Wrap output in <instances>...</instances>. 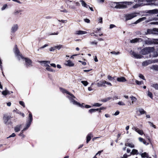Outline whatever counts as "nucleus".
Here are the masks:
<instances>
[{"instance_id": "6ab92c4d", "label": "nucleus", "mask_w": 158, "mask_h": 158, "mask_svg": "<svg viewBox=\"0 0 158 158\" xmlns=\"http://www.w3.org/2000/svg\"><path fill=\"white\" fill-rule=\"evenodd\" d=\"M87 33L86 31L81 30L77 31L75 32V34L77 35H81L86 34Z\"/></svg>"}, {"instance_id": "7ed1b4c3", "label": "nucleus", "mask_w": 158, "mask_h": 158, "mask_svg": "<svg viewBox=\"0 0 158 158\" xmlns=\"http://www.w3.org/2000/svg\"><path fill=\"white\" fill-rule=\"evenodd\" d=\"M117 5L115 7L116 8H125L127 7V5L130 4H132V2H119L117 3Z\"/></svg>"}, {"instance_id": "774afa93", "label": "nucleus", "mask_w": 158, "mask_h": 158, "mask_svg": "<svg viewBox=\"0 0 158 158\" xmlns=\"http://www.w3.org/2000/svg\"><path fill=\"white\" fill-rule=\"evenodd\" d=\"M102 17H99L98 19L99 22L102 23Z\"/></svg>"}, {"instance_id": "6e6552de", "label": "nucleus", "mask_w": 158, "mask_h": 158, "mask_svg": "<svg viewBox=\"0 0 158 158\" xmlns=\"http://www.w3.org/2000/svg\"><path fill=\"white\" fill-rule=\"evenodd\" d=\"M29 112V114L28 119L27 121L26 127L24 128L26 129V130H27L30 126L33 120L32 114L30 112Z\"/></svg>"}, {"instance_id": "f3484780", "label": "nucleus", "mask_w": 158, "mask_h": 158, "mask_svg": "<svg viewBox=\"0 0 158 158\" xmlns=\"http://www.w3.org/2000/svg\"><path fill=\"white\" fill-rule=\"evenodd\" d=\"M132 55L135 58L137 59H141L143 57V56L142 55L140 54H138L134 52H133L132 53Z\"/></svg>"}, {"instance_id": "ea45409f", "label": "nucleus", "mask_w": 158, "mask_h": 158, "mask_svg": "<svg viewBox=\"0 0 158 158\" xmlns=\"http://www.w3.org/2000/svg\"><path fill=\"white\" fill-rule=\"evenodd\" d=\"M110 53L112 54H114L115 55H118L120 54V52H116L115 51H112L110 52Z\"/></svg>"}, {"instance_id": "423d86ee", "label": "nucleus", "mask_w": 158, "mask_h": 158, "mask_svg": "<svg viewBox=\"0 0 158 158\" xmlns=\"http://www.w3.org/2000/svg\"><path fill=\"white\" fill-rule=\"evenodd\" d=\"M139 13L137 12H134L131 14H127L125 15V17L126 20H130L132 18L136 17L137 16V14Z\"/></svg>"}, {"instance_id": "9b49d317", "label": "nucleus", "mask_w": 158, "mask_h": 158, "mask_svg": "<svg viewBox=\"0 0 158 158\" xmlns=\"http://www.w3.org/2000/svg\"><path fill=\"white\" fill-rule=\"evenodd\" d=\"M23 59H25L26 65L27 67H31L32 66V61L30 59L28 58H24V57Z\"/></svg>"}, {"instance_id": "dca6fc26", "label": "nucleus", "mask_w": 158, "mask_h": 158, "mask_svg": "<svg viewBox=\"0 0 158 158\" xmlns=\"http://www.w3.org/2000/svg\"><path fill=\"white\" fill-rule=\"evenodd\" d=\"M147 13L151 14H156L158 13V9H155L152 10H149L147 12Z\"/></svg>"}, {"instance_id": "e433bc0d", "label": "nucleus", "mask_w": 158, "mask_h": 158, "mask_svg": "<svg viewBox=\"0 0 158 158\" xmlns=\"http://www.w3.org/2000/svg\"><path fill=\"white\" fill-rule=\"evenodd\" d=\"M111 99V98L108 97L107 98L103 99L101 101L102 102H107L108 100H110Z\"/></svg>"}, {"instance_id": "4d7b16f0", "label": "nucleus", "mask_w": 158, "mask_h": 158, "mask_svg": "<svg viewBox=\"0 0 158 158\" xmlns=\"http://www.w3.org/2000/svg\"><path fill=\"white\" fill-rule=\"evenodd\" d=\"M139 6H140V5L139 4H136L135 5H134L133 6V7L134 8H138V7H139Z\"/></svg>"}, {"instance_id": "6e6d98bb", "label": "nucleus", "mask_w": 158, "mask_h": 158, "mask_svg": "<svg viewBox=\"0 0 158 158\" xmlns=\"http://www.w3.org/2000/svg\"><path fill=\"white\" fill-rule=\"evenodd\" d=\"M138 139L139 141L141 142H143V140H144V139L141 137H139L138 138Z\"/></svg>"}, {"instance_id": "412c9836", "label": "nucleus", "mask_w": 158, "mask_h": 158, "mask_svg": "<svg viewBox=\"0 0 158 158\" xmlns=\"http://www.w3.org/2000/svg\"><path fill=\"white\" fill-rule=\"evenodd\" d=\"M117 81L119 82H125L127 81L125 78L124 77L118 78H117Z\"/></svg>"}, {"instance_id": "f257e3e1", "label": "nucleus", "mask_w": 158, "mask_h": 158, "mask_svg": "<svg viewBox=\"0 0 158 158\" xmlns=\"http://www.w3.org/2000/svg\"><path fill=\"white\" fill-rule=\"evenodd\" d=\"M60 89L62 93L64 94L66 93L67 94L66 97L69 99L70 103L75 105L78 104V102L75 101L74 100V99H76V98L73 94L63 88H60Z\"/></svg>"}, {"instance_id": "b1692460", "label": "nucleus", "mask_w": 158, "mask_h": 158, "mask_svg": "<svg viewBox=\"0 0 158 158\" xmlns=\"http://www.w3.org/2000/svg\"><path fill=\"white\" fill-rule=\"evenodd\" d=\"M105 81H99L97 84L98 86V87L102 86H105Z\"/></svg>"}, {"instance_id": "bb28decb", "label": "nucleus", "mask_w": 158, "mask_h": 158, "mask_svg": "<svg viewBox=\"0 0 158 158\" xmlns=\"http://www.w3.org/2000/svg\"><path fill=\"white\" fill-rule=\"evenodd\" d=\"M130 98H131V100L132 101L131 103V102L130 103L131 105V103L133 104L136 101L137 99L135 97L132 96L130 97Z\"/></svg>"}, {"instance_id": "393cba45", "label": "nucleus", "mask_w": 158, "mask_h": 158, "mask_svg": "<svg viewBox=\"0 0 158 158\" xmlns=\"http://www.w3.org/2000/svg\"><path fill=\"white\" fill-rule=\"evenodd\" d=\"M138 111L139 112L140 114L141 115L143 114H146V112L143 109L140 108L138 109Z\"/></svg>"}, {"instance_id": "4468645a", "label": "nucleus", "mask_w": 158, "mask_h": 158, "mask_svg": "<svg viewBox=\"0 0 158 158\" xmlns=\"http://www.w3.org/2000/svg\"><path fill=\"white\" fill-rule=\"evenodd\" d=\"M139 155L141 156L142 158H151V157H149L148 153L146 152L142 153L141 152L139 153Z\"/></svg>"}, {"instance_id": "e2e57ef3", "label": "nucleus", "mask_w": 158, "mask_h": 158, "mask_svg": "<svg viewBox=\"0 0 158 158\" xmlns=\"http://www.w3.org/2000/svg\"><path fill=\"white\" fill-rule=\"evenodd\" d=\"M143 143L146 145H148L149 144L148 143L146 142V141L145 139H144V140H143Z\"/></svg>"}, {"instance_id": "3c124183", "label": "nucleus", "mask_w": 158, "mask_h": 158, "mask_svg": "<svg viewBox=\"0 0 158 158\" xmlns=\"http://www.w3.org/2000/svg\"><path fill=\"white\" fill-rule=\"evenodd\" d=\"M139 77L140 78L143 79V80H145V79L144 78V76L142 74H139Z\"/></svg>"}, {"instance_id": "2eb2a0df", "label": "nucleus", "mask_w": 158, "mask_h": 158, "mask_svg": "<svg viewBox=\"0 0 158 158\" xmlns=\"http://www.w3.org/2000/svg\"><path fill=\"white\" fill-rule=\"evenodd\" d=\"M64 64L66 66L69 67H73L74 65V64L69 60L66 61Z\"/></svg>"}, {"instance_id": "0e129e2a", "label": "nucleus", "mask_w": 158, "mask_h": 158, "mask_svg": "<svg viewBox=\"0 0 158 158\" xmlns=\"http://www.w3.org/2000/svg\"><path fill=\"white\" fill-rule=\"evenodd\" d=\"M79 62L81 63L83 65H85L86 64V63L84 61H82L81 60H79L78 61Z\"/></svg>"}, {"instance_id": "69168bd1", "label": "nucleus", "mask_w": 158, "mask_h": 158, "mask_svg": "<svg viewBox=\"0 0 158 158\" xmlns=\"http://www.w3.org/2000/svg\"><path fill=\"white\" fill-rule=\"evenodd\" d=\"M105 82V84H107V85H109L110 86H111L112 85L110 83V82H107L106 81H105V82Z\"/></svg>"}, {"instance_id": "de8ad7c7", "label": "nucleus", "mask_w": 158, "mask_h": 158, "mask_svg": "<svg viewBox=\"0 0 158 158\" xmlns=\"http://www.w3.org/2000/svg\"><path fill=\"white\" fill-rule=\"evenodd\" d=\"M146 5H155L156 6H158V4L155 3H148L146 4Z\"/></svg>"}, {"instance_id": "37998d69", "label": "nucleus", "mask_w": 158, "mask_h": 158, "mask_svg": "<svg viewBox=\"0 0 158 158\" xmlns=\"http://www.w3.org/2000/svg\"><path fill=\"white\" fill-rule=\"evenodd\" d=\"M136 84L138 85H141L142 84H143V82L142 81H139L137 80L135 81Z\"/></svg>"}, {"instance_id": "aec40b11", "label": "nucleus", "mask_w": 158, "mask_h": 158, "mask_svg": "<svg viewBox=\"0 0 158 158\" xmlns=\"http://www.w3.org/2000/svg\"><path fill=\"white\" fill-rule=\"evenodd\" d=\"M18 29V26L17 24L14 25L12 27L11 31L12 32L14 33L17 31Z\"/></svg>"}, {"instance_id": "2f4dec72", "label": "nucleus", "mask_w": 158, "mask_h": 158, "mask_svg": "<svg viewBox=\"0 0 158 158\" xmlns=\"http://www.w3.org/2000/svg\"><path fill=\"white\" fill-rule=\"evenodd\" d=\"M99 110L98 109H91L89 110V113L91 114L95 112L96 111H98Z\"/></svg>"}, {"instance_id": "a878e982", "label": "nucleus", "mask_w": 158, "mask_h": 158, "mask_svg": "<svg viewBox=\"0 0 158 158\" xmlns=\"http://www.w3.org/2000/svg\"><path fill=\"white\" fill-rule=\"evenodd\" d=\"M131 154L132 155H137L138 154L139 155V153L138 152V150L135 149H132L131 152Z\"/></svg>"}, {"instance_id": "c03bdc74", "label": "nucleus", "mask_w": 158, "mask_h": 158, "mask_svg": "<svg viewBox=\"0 0 158 158\" xmlns=\"http://www.w3.org/2000/svg\"><path fill=\"white\" fill-rule=\"evenodd\" d=\"M90 43L91 45H97V42L95 40L94 41L90 42Z\"/></svg>"}, {"instance_id": "4be33fe9", "label": "nucleus", "mask_w": 158, "mask_h": 158, "mask_svg": "<svg viewBox=\"0 0 158 158\" xmlns=\"http://www.w3.org/2000/svg\"><path fill=\"white\" fill-rule=\"evenodd\" d=\"M146 18L145 17H143L142 18H141L139 19L138 20H137L136 21H135L134 23V24H137L142 21H143L146 19Z\"/></svg>"}, {"instance_id": "bf43d9fd", "label": "nucleus", "mask_w": 158, "mask_h": 158, "mask_svg": "<svg viewBox=\"0 0 158 158\" xmlns=\"http://www.w3.org/2000/svg\"><path fill=\"white\" fill-rule=\"evenodd\" d=\"M84 20L85 22L87 23H89L90 22V20L87 19H85Z\"/></svg>"}, {"instance_id": "4c0bfd02", "label": "nucleus", "mask_w": 158, "mask_h": 158, "mask_svg": "<svg viewBox=\"0 0 158 158\" xmlns=\"http://www.w3.org/2000/svg\"><path fill=\"white\" fill-rule=\"evenodd\" d=\"M147 94H148V96L149 97H150L152 99V98H153L152 94L151 92H150L149 91H148V92Z\"/></svg>"}, {"instance_id": "473e14b6", "label": "nucleus", "mask_w": 158, "mask_h": 158, "mask_svg": "<svg viewBox=\"0 0 158 158\" xmlns=\"http://www.w3.org/2000/svg\"><path fill=\"white\" fill-rule=\"evenodd\" d=\"M153 33V29H148L147 30V32L146 33V34H152Z\"/></svg>"}, {"instance_id": "680f3d73", "label": "nucleus", "mask_w": 158, "mask_h": 158, "mask_svg": "<svg viewBox=\"0 0 158 158\" xmlns=\"http://www.w3.org/2000/svg\"><path fill=\"white\" fill-rule=\"evenodd\" d=\"M48 46V45L47 44H45L44 45V46L41 47L40 48V49H42V48H45V47Z\"/></svg>"}, {"instance_id": "39448f33", "label": "nucleus", "mask_w": 158, "mask_h": 158, "mask_svg": "<svg viewBox=\"0 0 158 158\" xmlns=\"http://www.w3.org/2000/svg\"><path fill=\"white\" fill-rule=\"evenodd\" d=\"M145 44L147 45H151L152 44H158V39H151L150 38H147L145 41Z\"/></svg>"}, {"instance_id": "cd10ccee", "label": "nucleus", "mask_w": 158, "mask_h": 158, "mask_svg": "<svg viewBox=\"0 0 158 158\" xmlns=\"http://www.w3.org/2000/svg\"><path fill=\"white\" fill-rule=\"evenodd\" d=\"M80 2H81V5L82 6L85 7L86 8H88V7H89V6L87 5L85 2L83 1V0H80Z\"/></svg>"}, {"instance_id": "13d9d810", "label": "nucleus", "mask_w": 158, "mask_h": 158, "mask_svg": "<svg viewBox=\"0 0 158 158\" xmlns=\"http://www.w3.org/2000/svg\"><path fill=\"white\" fill-rule=\"evenodd\" d=\"M115 27H116V26L114 25L111 24H110V29H112L113 28Z\"/></svg>"}, {"instance_id": "1a4fd4ad", "label": "nucleus", "mask_w": 158, "mask_h": 158, "mask_svg": "<svg viewBox=\"0 0 158 158\" xmlns=\"http://www.w3.org/2000/svg\"><path fill=\"white\" fill-rule=\"evenodd\" d=\"M11 117L10 116L4 115L3 117L4 122L6 125H8L12 123L9 120L10 119Z\"/></svg>"}, {"instance_id": "f03ea898", "label": "nucleus", "mask_w": 158, "mask_h": 158, "mask_svg": "<svg viewBox=\"0 0 158 158\" xmlns=\"http://www.w3.org/2000/svg\"><path fill=\"white\" fill-rule=\"evenodd\" d=\"M39 63H41V64L42 65H43L45 67L47 71L52 72H55V71L53 69H52L50 67V66L49 65V64L50 63V61H39Z\"/></svg>"}, {"instance_id": "a19ab883", "label": "nucleus", "mask_w": 158, "mask_h": 158, "mask_svg": "<svg viewBox=\"0 0 158 158\" xmlns=\"http://www.w3.org/2000/svg\"><path fill=\"white\" fill-rule=\"evenodd\" d=\"M55 47L56 49H58V50H59L62 47V45H59L55 46Z\"/></svg>"}, {"instance_id": "79ce46f5", "label": "nucleus", "mask_w": 158, "mask_h": 158, "mask_svg": "<svg viewBox=\"0 0 158 158\" xmlns=\"http://www.w3.org/2000/svg\"><path fill=\"white\" fill-rule=\"evenodd\" d=\"M84 105H85L84 104L82 103V104H81L78 102V104L76 105L77 106H78L81 107H84Z\"/></svg>"}, {"instance_id": "c756f323", "label": "nucleus", "mask_w": 158, "mask_h": 158, "mask_svg": "<svg viewBox=\"0 0 158 158\" xmlns=\"http://www.w3.org/2000/svg\"><path fill=\"white\" fill-rule=\"evenodd\" d=\"M151 86L156 90H158V84L157 83H152L151 85Z\"/></svg>"}, {"instance_id": "7c9ffc66", "label": "nucleus", "mask_w": 158, "mask_h": 158, "mask_svg": "<svg viewBox=\"0 0 158 158\" xmlns=\"http://www.w3.org/2000/svg\"><path fill=\"white\" fill-rule=\"evenodd\" d=\"M152 34L158 35V28H153Z\"/></svg>"}, {"instance_id": "864d4df0", "label": "nucleus", "mask_w": 158, "mask_h": 158, "mask_svg": "<svg viewBox=\"0 0 158 158\" xmlns=\"http://www.w3.org/2000/svg\"><path fill=\"white\" fill-rule=\"evenodd\" d=\"M19 104L21 106H23V107H25L24 102L23 101H20L19 102Z\"/></svg>"}, {"instance_id": "c9c22d12", "label": "nucleus", "mask_w": 158, "mask_h": 158, "mask_svg": "<svg viewBox=\"0 0 158 158\" xmlns=\"http://www.w3.org/2000/svg\"><path fill=\"white\" fill-rule=\"evenodd\" d=\"M102 104L99 103H95L92 105L93 106L100 107L101 106Z\"/></svg>"}, {"instance_id": "49530a36", "label": "nucleus", "mask_w": 158, "mask_h": 158, "mask_svg": "<svg viewBox=\"0 0 158 158\" xmlns=\"http://www.w3.org/2000/svg\"><path fill=\"white\" fill-rule=\"evenodd\" d=\"M2 94L4 95H6L7 94V90H5L2 92Z\"/></svg>"}, {"instance_id": "9d476101", "label": "nucleus", "mask_w": 158, "mask_h": 158, "mask_svg": "<svg viewBox=\"0 0 158 158\" xmlns=\"http://www.w3.org/2000/svg\"><path fill=\"white\" fill-rule=\"evenodd\" d=\"M157 62V60H147L144 61L142 63V65L143 66H145L149 64H152V63H156Z\"/></svg>"}, {"instance_id": "5fc2aeb1", "label": "nucleus", "mask_w": 158, "mask_h": 158, "mask_svg": "<svg viewBox=\"0 0 158 158\" xmlns=\"http://www.w3.org/2000/svg\"><path fill=\"white\" fill-rule=\"evenodd\" d=\"M55 50L56 49L55 46L49 49V50L50 51H53Z\"/></svg>"}, {"instance_id": "a18cd8bd", "label": "nucleus", "mask_w": 158, "mask_h": 158, "mask_svg": "<svg viewBox=\"0 0 158 158\" xmlns=\"http://www.w3.org/2000/svg\"><path fill=\"white\" fill-rule=\"evenodd\" d=\"M107 78L110 81H112L114 79V78L110 75H108L107 76Z\"/></svg>"}, {"instance_id": "20e7f679", "label": "nucleus", "mask_w": 158, "mask_h": 158, "mask_svg": "<svg viewBox=\"0 0 158 158\" xmlns=\"http://www.w3.org/2000/svg\"><path fill=\"white\" fill-rule=\"evenodd\" d=\"M154 50V47H146L141 50V53L143 55H145L153 52Z\"/></svg>"}, {"instance_id": "603ef678", "label": "nucleus", "mask_w": 158, "mask_h": 158, "mask_svg": "<svg viewBox=\"0 0 158 158\" xmlns=\"http://www.w3.org/2000/svg\"><path fill=\"white\" fill-rule=\"evenodd\" d=\"M118 104L119 105L124 106L125 105V104L124 102H122L120 101L118 102Z\"/></svg>"}, {"instance_id": "c85d7f7f", "label": "nucleus", "mask_w": 158, "mask_h": 158, "mask_svg": "<svg viewBox=\"0 0 158 158\" xmlns=\"http://www.w3.org/2000/svg\"><path fill=\"white\" fill-rule=\"evenodd\" d=\"M125 146H127L131 148H134L135 146L134 144L132 143H125Z\"/></svg>"}, {"instance_id": "052dcab7", "label": "nucleus", "mask_w": 158, "mask_h": 158, "mask_svg": "<svg viewBox=\"0 0 158 158\" xmlns=\"http://www.w3.org/2000/svg\"><path fill=\"white\" fill-rule=\"evenodd\" d=\"M60 11L64 13H67L68 12L65 9H63V10H60Z\"/></svg>"}, {"instance_id": "ddd939ff", "label": "nucleus", "mask_w": 158, "mask_h": 158, "mask_svg": "<svg viewBox=\"0 0 158 158\" xmlns=\"http://www.w3.org/2000/svg\"><path fill=\"white\" fill-rule=\"evenodd\" d=\"M143 41V39L141 38H136L130 40L131 43H135L141 42Z\"/></svg>"}, {"instance_id": "8fccbe9b", "label": "nucleus", "mask_w": 158, "mask_h": 158, "mask_svg": "<svg viewBox=\"0 0 158 158\" xmlns=\"http://www.w3.org/2000/svg\"><path fill=\"white\" fill-rule=\"evenodd\" d=\"M16 135L15 133H13L11 135H10L7 138L14 137Z\"/></svg>"}, {"instance_id": "72a5a7b5", "label": "nucleus", "mask_w": 158, "mask_h": 158, "mask_svg": "<svg viewBox=\"0 0 158 158\" xmlns=\"http://www.w3.org/2000/svg\"><path fill=\"white\" fill-rule=\"evenodd\" d=\"M21 10H15L13 12V14L15 15H16L18 14L21 12Z\"/></svg>"}, {"instance_id": "5701e85b", "label": "nucleus", "mask_w": 158, "mask_h": 158, "mask_svg": "<svg viewBox=\"0 0 158 158\" xmlns=\"http://www.w3.org/2000/svg\"><path fill=\"white\" fill-rule=\"evenodd\" d=\"M21 125H18L14 127V130L15 132H18L20 130L21 127Z\"/></svg>"}, {"instance_id": "58836bf2", "label": "nucleus", "mask_w": 158, "mask_h": 158, "mask_svg": "<svg viewBox=\"0 0 158 158\" xmlns=\"http://www.w3.org/2000/svg\"><path fill=\"white\" fill-rule=\"evenodd\" d=\"M81 83L85 86H86L88 84V82L86 81H81Z\"/></svg>"}, {"instance_id": "338daca9", "label": "nucleus", "mask_w": 158, "mask_h": 158, "mask_svg": "<svg viewBox=\"0 0 158 158\" xmlns=\"http://www.w3.org/2000/svg\"><path fill=\"white\" fill-rule=\"evenodd\" d=\"M158 56V54L157 52H154V54L153 55V56L154 57H156Z\"/></svg>"}, {"instance_id": "09e8293b", "label": "nucleus", "mask_w": 158, "mask_h": 158, "mask_svg": "<svg viewBox=\"0 0 158 158\" xmlns=\"http://www.w3.org/2000/svg\"><path fill=\"white\" fill-rule=\"evenodd\" d=\"M7 6V5L6 4H4L1 8L2 10H4L6 8Z\"/></svg>"}, {"instance_id": "a211bd4d", "label": "nucleus", "mask_w": 158, "mask_h": 158, "mask_svg": "<svg viewBox=\"0 0 158 158\" xmlns=\"http://www.w3.org/2000/svg\"><path fill=\"white\" fill-rule=\"evenodd\" d=\"M93 134L90 133H89L86 136V143H88V142L90 141L92 137H93Z\"/></svg>"}, {"instance_id": "f704fd0d", "label": "nucleus", "mask_w": 158, "mask_h": 158, "mask_svg": "<svg viewBox=\"0 0 158 158\" xmlns=\"http://www.w3.org/2000/svg\"><path fill=\"white\" fill-rule=\"evenodd\" d=\"M152 69L156 71H158V65H154L152 67Z\"/></svg>"}, {"instance_id": "0eeeda50", "label": "nucleus", "mask_w": 158, "mask_h": 158, "mask_svg": "<svg viewBox=\"0 0 158 158\" xmlns=\"http://www.w3.org/2000/svg\"><path fill=\"white\" fill-rule=\"evenodd\" d=\"M14 50L16 56H17L19 60H20L21 59H23V57L22 56V54H20L19 51L16 45L15 46V47L14 49Z\"/></svg>"}, {"instance_id": "f8f14e48", "label": "nucleus", "mask_w": 158, "mask_h": 158, "mask_svg": "<svg viewBox=\"0 0 158 158\" xmlns=\"http://www.w3.org/2000/svg\"><path fill=\"white\" fill-rule=\"evenodd\" d=\"M132 129L134 130L140 135H142L144 134L143 131L142 130H139L137 127L134 126L132 127Z\"/></svg>"}]
</instances>
